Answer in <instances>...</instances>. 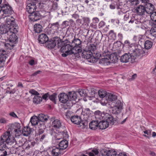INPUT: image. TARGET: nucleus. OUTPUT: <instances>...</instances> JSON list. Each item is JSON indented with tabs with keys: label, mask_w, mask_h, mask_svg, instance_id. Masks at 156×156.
<instances>
[{
	"label": "nucleus",
	"mask_w": 156,
	"mask_h": 156,
	"mask_svg": "<svg viewBox=\"0 0 156 156\" xmlns=\"http://www.w3.org/2000/svg\"><path fill=\"white\" fill-rule=\"evenodd\" d=\"M36 6L35 2L29 3L26 6L27 11L30 14L29 15V19L34 22L39 20L41 18V11L35 12Z\"/></svg>",
	"instance_id": "1"
},
{
	"label": "nucleus",
	"mask_w": 156,
	"mask_h": 156,
	"mask_svg": "<svg viewBox=\"0 0 156 156\" xmlns=\"http://www.w3.org/2000/svg\"><path fill=\"white\" fill-rule=\"evenodd\" d=\"M71 43L68 39L62 41L61 40L59 44L58 48H60V51L61 53L62 56L66 57L71 53L73 49V45H71Z\"/></svg>",
	"instance_id": "2"
},
{
	"label": "nucleus",
	"mask_w": 156,
	"mask_h": 156,
	"mask_svg": "<svg viewBox=\"0 0 156 156\" xmlns=\"http://www.w3.org/2000/svg\"><path fill=\"white\" fill-rule=\"evenodd\" d=\"M134 9L135 12L138 15L143 16L152 13L154 9V5L151 3H147V6L140 5Z\"/></svg>",
	"instance_id": "3"
},
{
	"label": "nucleus",
	"mask_w": 156,
	"mask_h": 156,
	"mask_svg": "<svg viewBox=\"0 0 156 156\" xmlns=\"http://www.w3.org/2000/svg\"><path fill=\"white\" fill-rule=\"evenodd\" d=\"M6 142L7 144L11 145L15 144L14 147L17 149L19 147H20L23 145V144H18L14 138L11 135L10 132L9 131H7L4 133L2 135L0 139Z\"/></svg>",
	"instance_id": "4"
},
{
	"label": "nucleus",
	"mask_w": 156,
	"mask_h": 156,
	"mask_svg": "<svg viewBox=\"0 0 156 156\" xmlns=\"http://www.w3.org/2000/svg\"><path fill=\"white\" fill-rule=\"evenodd\" d=\"M6 23L10 26V31L9 33H14L16 34L18 32L19 27L15 23V19L12 16H9L6 19Z\"/></svg>",
	"instance_id": "5"
},
{
	"label": "nucleus",
	"mask_w": 156,
	"mask_h": 156,
	"mask_svg": "<svg viewBox=\"0 0 156 156\" xmlns=\"http://www.w3.org/2000/svg\"><path fill=\"white\" fill-rule=\"evenodd\" d=\"M92 52L87 50V48L84 50L81 54L83 58L87 59L88 62L92 63L96 62L101 55L100 54L99 56L97 55L95 57L92 56Z\"/></svg>",
	"instance_id": "6"
},
{
	"label": "nucleus",
	"mask_w": 156,
	"mask_h": 156,
	"mask_svg": "<svg viewBox=\"0 0 156 156\" xmlns=\"http://www.w3.org/2000/svg\"><path fill=\"white\" fill-rule=\"evenodd\" d=\"M129 50L132 56L133 61H135V59L143 53V51L140 45L133 46L132 48L130 49Z\"/></svg>",
	"instance_id": "7"
},
{
	"label": "nucleus",
	"mask_w": 156,
	"mask_h": 156,
	"mask_svg": "<svg viewBox=\"0 0 156 156\" xmlns=\"http://www.w3.org/2000/svg\"><path fill=\"white\" fill-rule=\"evenodd\" d=\"M68 94L69 99V102L66 104L67 106L69 107H72L73 106V103L74 105H76V103L73 102L72 101L77 102L80 99L77 92H69Z\"/></svg>",
	"instance_id": "8"
},
{
	"label": "nucleus",
	"mask_w": 156,
	"mask_h": 156,
	"mask_svg": "<svg viewBox=\"0 0 156 156\" xmlns=\"http://www.w3.org/2000/svg\"><path fill=\"white\" fill-rule=\"evenodd\" d=\"M2 9V12L3 15V18L9 16L12 14L13 11L11 7L8 4H1L0 5Z\"/></svg>",
	"instance_id": "9"
},
{
	"label": "nucleus",
	"mask_w": 156,
	"mask_h": 156,
	"mask_svg": "<svg viewBox=\"0 0 156 156\" xmlns=\"http://www.w3.org/2000/svg\"><path fill=\"white\" fill-rule=\"evenodd\" d=\"M70 120L73 123L79 125L82 128H85L87 125V122L83 121H82L81 119L80 116L78 115H74L71 117Z\"/></svg>",
	"instance_id": "10"
},
{
	"label": "nucleus",
	"mask_w": 156,
	"mask_h": 156,
	"mask_svg": "<svg viewBox=\"0 0 156 156\" xmlns=\"http://www.w3.org/2000/svg\"><path fill=\"white\" fill-rule=\"evenodd\" d=\"M117 96L113 94L108 93L107 96V98L104 101H103V100L101 101V103L103 105H105L108 107L109 105L110 102H114L117 99Z\"/></svg>",
	"instance_id": "11"
},
{
	"label": "nucleus",
	"mask_w": 156,
	"mask_h": 156,
	"mask_svg": "<svg viewBox=\"0 0 156 156\" xmlns=\"http://www.w3.org/2000/svg\"><path fill=\"white\" fill-rule=\"evenodd\" d=\"M61 39L58 37H55L53 38L51 41H47L46 44L47 45V47L49 48H52L56 45L57 47H58L59 44Z\"/></svg>",
	"instance_id": "12"
},
{
	"label": "nucleus",
	"mask_w": 156,
	"mask_h": 156,
	"mask_svg": "<svg viewBox=\"0 0 156 156\" xmlns=\"http://www.w3.org/2000/svg\"><path fill=\"white\" fill-rule=\"evenodd\" d=\"M103 120H106L108 123L111 125H115L118 122L116 118H114L112 115L108 113H106L105 115H103Z\"/></svg>",
	"instance_id": "13"
},
{
	"label": "nucleus",
	"mask_w": 156,
	"mask_h": 156,
	"mask_svg": "<svg viewBox=\"0 0 156 156\" xmlns=\"http://www.w3.org/2000/svg\"><path fill=\"white\" fill-rule=\"evenodd\" d=\"M138 16L137 15L133 16L129 23L136 25V27H139L141 26L143 22L141 21V18H138Z\"/></svg>",
	"instance_id": "14"
},
{
	"label": "nucleus",
	"mask_w": 156,
	"mask_h": 156,
	"mask_svg": "<svg viewBox=\"0 0 156 156\" xmlns=\"http://www.w3.org/2000/svg\"><path fill=\"white\" fill-rule=\"evenodd\" d=\"M59 101L62 103H66L69 102V98L68 94L65 93H60L58 96Z\"/></svg>",
	"instance_id": "15"
},
{
	"label": "nucleus",
	"mask_w": 156,
	"mask_h": 156,
	"mask_svg": "<svg viewBox=\"0 0 156 156\" xmlns=\"http://www.w3.org/2000/svg\"><path fill=\"white\" fill-rule=\"evenodd\" d=\"M132 55L131 54V52L129 51V52L128 53H126L121 56L120 58V61L121 62H123L126 63L129 61L131 59V61L132 62L134 61H132Z\"/></svg>",
	"instance_id": "16"
},
{
	"label": "nucleus",
	"mask_w": 156,
	"mask_h": 156,
	"mask_svg": "<svg viewBox=\"0 0 156 156\" xmlns=\"http://www.w3.org/2000/svg\"><path fill=\"white\" fill-rule=\"evenodd\" d=\"M6 51L3 50H0V66H3L7 58Z\"/></svg>",
	"instance_id": "17"
},
{
	"label": "nucleus",
	"mask_w": 156,
	"mask_h": 156,
	"mask_svg": "<svg viewBox=\"0 0 156 156\" xmlns=\"http://www.w3.org/2000/svg\"><path fill=\"white\" fill-rule=\"evenodd\" d=\"M0 27V33L2 34H4L6 37V34H9V31H10V26L6 23Z\"/></svg>",
	"instance_id": "18"
},
{
	"label": "nucleus",
	"mask_w": 156,
	"mask_h": 156,
	"mask_svg": "<svg viewBox=\"0 0 156 156\" xmlns=\"http://www.w3.org/2000/svg\"><path fill=\"white\" fill-rule=\"evenodd\" d=\"M69 136L67 131L65 130L58 133L56 136V140H59L62 138L66 139L68 138Z\"/></svg>",
	"instance_id": "19"
},
{
	"label": "nucleus",
	"mask_w": 156,
	"mask_h": 156,
	"mask_svg": "<svg viewBox=\"0 0 156 156\" xmlns=\"http://www.w3.org/2000/svg\"><path fill=\"white\" fill-rule=\"evenodd\" d=\"M38 40L40 43L46 44L47 41L48 40V38L46 34H42L40 35Z\"/></svg>",
	"instance_id": "20"
},
{
	"label": "nucleus",
	"mask_w": 156,
	"mask_h": 156,
	"mask_svg": "<svg viewBox=\"0 0 156 156\" xmlns=\"http://www.w3.org/2000/svg\"><path fill=\"white\" fill-rule=\"evenodd\" d=\"M6 37L7 39L9 40V41L13 43H15L17 38L16 34L12 33L6 34Z\"/></svg>",
	"instance_id": "21"
},
{
	"label": "nucleus",
	"mask_w": 156,
	"mask_h": 156,
	"mask_svg": "<svg viewBox=\"0 0 156 156\" xmlns=\"http://www.w3.org/2000/svg\"><path fill=\"white\" fill-rule=\"evenodd\" d=\"M102 152H104V155L107 156H116L117 154V152L113 150L105 149L103 150Z\"/></svg>",
	"instance_id": "22"
},
{
	"label": "nucleus",
	"mask_w": 156,
	"mask_h": 156,
	"mask_svg": "<svg viewBox=\"0 0 156 156\" xmlns=\"http://www.w3.org/2000/svg\"><path fill=\"white\" fill-rule=\"evenodd\" d=\"M105 114L101 113L99 111H96L95 112V118L96 119L95 120L96 122H99L101 121V120H103V115H105Z\"/></svg>",
	"instance_id": "23"
},
{
	"label": "nucleus",
	"mask_w": 156,
	"mask_h": 156,
	"mask_svg": "<svg viewBox=\"0 0 156 156\" xmlns=\"http://www.w3.org/2000/svg\"><path fill=\"white\" fill-rule=\"evenodd\" d=\"M109 125L106 120H102L99 122V128L101 129H105L107 128Z\"/></svg>",
	"instance_id": "24"
},
{
	"label": "nucleus",
	"mask_w": 156,
	"mask_h": 156,
	"mask_svg": "<svg viewBox=\"0 0 156 156\" xmlns=\"http://www.w3.org/2000/svg\"><path fill=\"white\" fill-rule=\"evenodd\" d=\"M68 143L65 140H61L59 144V148L62 151L66 149L68 146Z\"/></svg>",
	"instance_id": "25"
},
{
	"label": "nucleus",
	"mask_w": 156,
	"mask_h": 156,
	"mask_svg": "<svg viewBox=\"0 0 156 156\" xmlns=\"http://www.w3.org/2000/svg\"><path fill=\"white\" fill-rule=\"evenodd\" d=\"M62 151L60 148L54 147L53 148L51 153L53 156H58L61 154Z\"/></svg>",
	"instance_id": "26"
},
{
	"label": "nucleus",
	"mask_w": 156,
	"mask_h": 156,
	"mask_svg": "<svg viewBox=\"0 0 156 156\" xmlns=\"http://www.w3.org/2000/svg\"><path fill=\"white\" fill-rule=\"evenodd\" d=\"M74 50L73 49L71 53H70L69 55L72 59L75 61L77 60L80 57V55L78 53L74 51Z\"/></svg>",
	"instance_id": "27"
},
{
	"label": "nucleus",
	"mask_w": 156,
	"mask_h": 156,
	"mask_svg": "<svg viewBox=\"0 0 156 156\" xmlns=\"http://www.w3.org/2000/svg\"><path fill=\"white\" fill-rule=\"evenodd\" d=\"M89 127L91 129H96L98 127H99V122L95 120H93L90 123Z\"/></svg>",
	"instance_id": "28"
},
{
	"label": "nucleus",
	"mask_w": 156,
	"mask_h": 156,
	"mask_svg": "<svg viewBox=\"0 0 156 156\" xmlns=\"http://www.w3.org/2000/svg\"><path fill=\"white\" fill-rule=\"evenodd\" d=\"M32 129L28 127H24L23 129L22 133L24 136H27L31 133Z\"/></svg>",
	"instance_id": "29"
},
{
	"label": "nucleus",
	"mask_w": 156,
	"mask_h": 156,
	"mask_svg": "<svg viewBox=\"0 0 156 156\" xmlns=\"http://www.w3.org/2000/svg\"><path fill=\"white\" fill-rule=\"evenodd\" d=\"M39 119L38 117L35 116H34L31 117L30 119V122L33 126H36L38 125L39 122Z\"/></svg>",
	"instance_id": "30"
},
{
	"label": "nucleus",
	"mask_w": 156,
	"mask_h": 156,
	"mask_svg": "<svg viewBox=\"0 0 156 156\" xmlns=\"http://www.w3.org/2000/svg\"><path fill=\"white\" fill-rule=\"evenodd\" d=\"M39 121L42 122H46L47 121L49 117L47 115H44L42 114H40L38 116Z\"/></svg>",
	"instance_id": "31"
},
{
	"label": "nucleus",
	"mask_w": 156,
	"mask_h": 156,
	"mask_svg": "<svg viewBox=\"0 0 156 156\" xmlns=\"http://www.w3.org/2000/svg\"><path fill=\"white\" fill-rule=\"evenodd\" d=\"M42 27L39 24H36L34 26V30L37 33H39L42 31Z\"/></svg>",
	"instance_id": "32"
},
{
	"label": "nucleus",
	"mask_w": 156,
	"mask_h": 156,
	"mask_svg": "<svg viewBox=\"0 0 156 156\" xmlns=\"http://www.w3.org/2000/svg\"><path fill=\"white\" fill-rule=\"evenodd\" d=\"M15 43L9 41V43L5 44L4 46L5 48L7 50H11L13 49V47L15 46Z\"/></svg>",
	"instance_id": "33"
},
{
	"label": "nucleus",
	"mask_w": 156,
	"mask_h": 156,
	"mask_svg": "<svg viewBox=\"0 0 156 156\" xmlns=\"http://www.w3.org/2000/svg\"><path fill=\"white\" fill-rule=\"evenodd\" d=\"M154 9L152 13L150 14V17L151 20L154 22V24L156 25V12H154Z\"/></svg>",
	"instance_id": "34"
},
{
	"label": "nucleus",
	"mask_w": 156,
	"mask_h": 156,
	"mask_svg": "<svg viewBox=\"0 0 156 156\" xmlns=\"http://www.w3.org/2000/svg\"><path fill=\"white\" fill-rule=\"evenodd\" d=\"M99 63L104 65H108L110 64V61L109 59L107 58H102L100 60Z\"/></svg>",
	"instance_id": "35"
},
{
	"label": "nucleus",
	"mask_w": 156,
	"mask_h": 156,
	"mask_svg": "<svg viewBox=\"0 0 156 156\" xmlns=\"http://www.w3.org/2000/svg\"><path fill=\"white\" fill-rule=\"evenodd\" d=\"M57 97V94L56 93H54L51 95L49 94V98L54 104H56Z\"/></svg>",
	"instance_id": "36"
},
{
	"label": "nucleus",
	"mask_w": 156,
	"mask_h": 156,
	"mask_svg": "<svg viewBox=\"0 0 156 156\" xmlns=\"http://www.w3.org/2000/svg\"><path fill=\"white\" fill-rule=\"evenodd\" d=\"M86 90L84 89H79L77 92L79 96V95L81 97H87V94L86 93Z\"/></svg>",
	"instance_id": "37"
},
{
	"label": "nucleus",
	"mask_w": 156,
	"mask_h": 156,
	"mask_svg": "<svg viewBox=\"0 0 156 156\" xmlns=\"http://www.w3.org/2000/svg\"><path fill=\"white\" fill-rule=\"evenodd\" d=\"M72 44H73V43L75 44V45L73 46V48H74L76 47L80 46L81 43V41L80 39L75 38L72 41Z\"/></svg>",
	"instance_id": "38"
},
{
	"label": "nucleus",
	"mask_w": 156,
	"mask_h": 156,
	"mask_svg": "<svg viewBox=\"0 0 156 156\" xmlns=\"http://www.w3.org/2000/svg\"><path fill=\"white\" fill-rule=\"evenodd\" d=\"M107 94L108 93L106 91L103 90H99L98 91V94L100 98H103L105 97L106 99Z\"/></svg>",
	"instance_id": "39"
},
{
	"label": "nucleus",
	"mask_w": 156,
	"mask_h": 156,
	"mask_svg": "<svg viewBox=\"0 0 156 156\" xmlns=\"http://www.w3.org/2000/svg\"><path fill=\"white\" fill-rule=\"evenodd\" d=\"M52 125L55 128H59L61 126V123L59 120L56 119L53 122Z\"/></svg>",
	"instance_id": "40"
},
{
	"label": "nucleus",
	"mask_w": 156,
	"mask_h": 156,
	"mask_svg": "<svg viewBox=\"0 0 156 156\" xmlns=\"http://www.w3.org/2000/svg\"><path fill=\"white\" fill-rule=\"evenodd\" d=\"M42 101V98L41 97H39L37 95L35 96L33 98V102L36 104L40 103Z\"/></svg>",
	"instance_id": "41"
},
{
	"label": "nucleus",
	"mask_w": 156,
	"mask_h": 156,
	"mask_svg": "<svg viewBox=\"0 0 156 156\" xmlns=\"http://www.w3.org/2000/svg\"><path fill=\"white\" fill-rule=\"evenodd\" d=\"M112 109L111 111L112 113L113 114H118L120 113L122 109V108H110Z\"/></svg>",
	"instance_id": "42"
},
{
	"label": "nucleus",
	"mask_w": 156,
	"mask_h": 156,
	"mask_svg": "<svg viewBox=\"0 0 156 156\" xmlns=\"http://www.w3.org/2000/svg\"><path fill=\"white\" fill-rule=\"evenodd\" d=\"M17 126H18L17 129H15L14 131L16 133L15 135L16 136H19L21 134V130L20 129V124H17Z\"/></svg>",
	"instance_id": "43"
},
{
	"label": "nucleus",
	"mask_w": 156,
	"mask_h": 156,
	"mask_svg": "<svg viewBox=\"0 0 156 156\" xmlns=\"http://www.w3.org/2000/svg\"><path fill=\"white\" fill-rule=\"evenodd\" d=\"M39 125L38 126V128L39 129V135L42 134L44 132V125L43 123H39Z\"/></svg>",
	"instance_id": "44"
},
{
	"label": "nucleus",
	"mask_w": 156,
	"mask_h": 156,
	"mask_svg": "<svg viewBox=\"0 0 156 156\" xmlns=\"http://www.w3.org/2000/svg\"><path fill=\"white\" fill-rule=\"evenodd\" d=\"M51 27L56 30L58 29L59 27V24L58 22H56L55 23L51 24Z\"/></svg>",
	"instance_id": "45"
},
{
	"label": "nucleus",
	"mask_w": 156,
	"mask_h": 156,
	"mask_svg": "<svg viewBox=\"0 0 156 156\" xmlns=\"http://www.w3.org/2000/svg\"><path fill=\"white\" fill-rule=\"evenodd\" d=\"M152 46V43L149 40L146 41L144 43L145 48L146 49L150 48Z\"/></svg>",
	"instance_id": "46"
},
{
	"label": "nucleus",
	"mask_w": 156,
	"mask_h": 156,
	"mask_svg": "<svg viewBox=\"0 0 156 156\" xmlns=\"http://www.w3.org/2000/svg\"><path fill=\"white\" fill-rule=\"evenodd\" d=\"M96 46L93 44H90L88 47V50L90 51H94L96 49Z\"/></svg>",
	"instance_id": "47"
},
{
	"label": "nucleus",
	"mask_w": 156,
	"mask_h": 156,
	"mask_svg": "<svg viewBox=\"0 0 156 156\" xmlns=\"http://www.w3.org/2000/svg\"><path fill=\"white\" fill-rule=\"evenodd\" d=\"M6 147L5 142L0 139V150L5 149Z\"/></svg>",
	"instance_id": "48"
},
{
	"label": "nucleus",
	"mask_w": 156,
	"mask_h": 156,
	"mask_svg": "<svg viewBox=\"0 0 156 156\" xmlns=\"http://www.w3.org/2000/svg\"><path fill=\"white\" fill-rule=\"evenodd\" d=\"M108 57H109V59L111 60L113 62H115L117 60V58L116 56L115 55L112 54L110 55L109 56L108 55Z\"/></svg>",
	"instance_id": "49"
},
{
	"label": "nucleus",
	"mask_w": 156,
	"mask_h": 156,
	"mask_svg": "<svg viewBox=\"0 0 156 156\" xmlns=\"http://www.w3.org/2000/svg\"><path fill=\"white\" fill-rule=\"evenodd\" d=\"M123 106V103L120 100H117L114 106L115 107H122Z\"/></svg>",
	"instance_id": "50"
},
{
	"label": "nucleus",
	"mask_w": 156,
	"mask_h": 156,
	"mask_svg": "<svg viewBox=\"0 0 156 156\" xmlns=\"http://www.w3.org/2000/svg\"><path fill=\"white\" fill-rule=\"evenodd\" d=\"M8 152L5 149L0 150V156H6L8 155Z\"/></svg>",
	"instance_id": "51"
},
{
	"label": "nucleus",
	"mask_w": 156,
	"mask_h": 156,
	"mask_svg": "<svg viewBox=\"0 0 156 156\" xmlns=\"http://www.w3.org/2000/svg\"><path fill=\"white\" fill-rule=\"evenodd\" d=\"M151 34L153 36L156 35V27H153L150 31Z\"/></svg>",
	"instance_id": "52"
},
{
	"label": "nucleus",
	"mask_w": 156,
	"mask_h": 156,
	"mask_svg": "<svg viewBox=\"0 0 156 156\" xmlns=\"http://www.w3.org/2000/svg\"><path fill=\"white\" fill-rule=\"evenodd\" d=\"M49 93H47L44 94L41 97L42 99H43L45 101H46L48 100V98H49Z\"/></svg>",
	"instance_id": "53"
},
{
	"label": "nucleus",
	"mask_w": 156,
	"mask_h": 156,
	"mask_svg": "<svg viewBox=\"0 0 156 156\" xmlns=\"http://www.w3.org/2000/svg\"><path fill=\"white\" fill-rule=\"evenodd\" d=\"M8 121L5 118L2 117L0 118V123L3 124H6Z\"/></svg>",
	"instance_id": "54"
},
{
	"label": "nucleus",
	"mask_w": 156,
	"mask_h": 156,
	"mask_svg": "<svg viewBox=\"0 0 156 156\" xmlns=\"http://www.w3.org/2000/svg\"><path fill=\"white\" fill-rule=\"evenodd\" d=\"M124 44H126V45H128L129 46V47L130 48L129 49L132 48L133 46V44H131L130 42L128 40H126L125 41Z\"/></svg>",
	"instance_id": "55"
},
{
	"label": "nucleus",
	"mask_w": 156,
	"mask_h": 156,
	"mask_svg": "<svg viewBox=\"0 0 156 156\" xmlns=\"http://www.w3.org/2000/svg\"><path fill=\"white\" fill-rule=\"evenodd\" d=\"M30 93L31 94L35 95H38L39 94V93L37 91L33 90L32 89L30 90L29 91Z\"/></svg>",
	"instance_id": "56"
},
{
	"label": "nucleus",
	"mask_w": 156,
	"mask_h": 156,
	"mask_svg": "<svg viewBox=\"0 0 156 156\" xmlns=\"http://www.w3.org/2000/svg\"><path fill=\"white\" fill-rule=\"evenodd\" d=\"M97 92L95 90V89L94 88L90 89V93L91 95L92 96V97H93V96L95 94H96Z\"/></svg>",
	"instance_id": "57"
},
{
	"label": "nucleus",
	"mask_w": 156,
	"mask_h": 156,
	"mask_svg": "<svg viewBox=\"0 0 156 156\" xmlns=\"http://www.w3.org/2000/svg\"><path fill=\"white\" fill-rule=\"evenodd\" d=\"M75 50L76 51V52L78 53L79 54L82 51L81 48H80V46L79 47H76Z\"/></svg>",
	"instance_id": "58"
},
{
	"label": "nucleus",
	"mask_w": 156,
	"mask_h": 156,
	"mask_svg": "<svg viewBox=\"0 0 156 156\" xmlns=\"http://www.w3.org/2000/svg\"><path fill=\"white\" fill-rule=\"evenodd\" d=\"M71 112L69 110L67 111V112L66 113V116L67 118L70 117V116L71 115Z\"/></svg>",
	"instance_id": "59"
},
{
	"label": "nucleus",
	"mask_w": 156,
	"mask_h": 156,
	"mask_svg": "<svg viewBox=\"0 0 156 156\" xmlns=\"http://www.w3.org/2000/svg\"><path fill=\"white\" fill-rule=\"evenodd\" d=\"M82 112L86 114L87 115L90 114H91V113L92 112L90 111H88L86 110V109H82Z\"/></svg>",
	"instance_id": "60"
},
{
	"label": "nucleus",
	"mask_w": 156,
	"mask_h": 156,
	"mask_svg": "<svg viewBox=\"0 0 156 156\" xmlns=\"http://www.w3.org/2000/svg\"><path fill=\"white\" fill-rule=\"evenodd\" d=\"M142 3L145 4V5H146L147 6V3H149V0H139Z\"/></svg>",
	"instance_id": "61"
},
{
	"label": "nucleus",
	"mask_w": 156,
	"mask_h": 156,
	"mask_svg": "<svg viewBox=\"0 0 156 156\" xmlns=\"http://www.w3.org/2000/svg\"><path fill=\"white\" fill-rule=\"evenodd\" d=\"M9 115L10 116H11L12 117H15V118L17 117V115H16L15 113L13 112H10L9 113Z\"/></svg>",
	"instance_id": "62"
},
{
	"label": "nucleus",
	"mask_w": 156,
	"mask_h": 156,
	"mask_svg": "<svg viewBox=\"0 0 156 156\" xmlns=\"http://www.w3.org/2000/svg\"><path fill=\"white\" fill-rule=\"evenodd\" d=\"M139 2H140L139 0H136L133 2L131 4L135 5H136L139 3Z\"/></svg>",
	"instance_id": "63"
},
{
	"label": "nucleus",
	"mask_w": 156,
	"mask_h": 156,
	"mask_svg": "<svg viewBox=\"0 0 156 156\" xmlns=\"http://www.w3.org/2000/svg\"><path fill=\"white\" fill-rule=\"evenodd\" d=\"M144 132L145 134H147L148 135H149L151 134V131L148 130H145Z\"/></svg>",
	"instance_id": "64"
}]
</instances>
